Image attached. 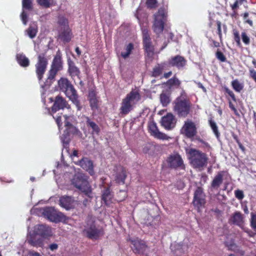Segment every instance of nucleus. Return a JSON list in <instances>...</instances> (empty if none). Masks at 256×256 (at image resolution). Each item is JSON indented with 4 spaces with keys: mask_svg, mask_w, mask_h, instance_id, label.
I'll use <instances>...</instances> for the list:
<instances>
[{
    "mask_svg": "<svg viewBox=\"0 0 256 256\" xmlns=\"http://www.w3.org/2000/svg\"><path fill=\"white\" fill-rule=\"evenodd\" d=\"M79 164L84 170L92 176L94 172V164L92 160L87 158H84L79 161Z\"/></svg>",
    "mask_w": 256,
    "mask_h": 256,
    "instance_id": "nucleus-24",
    "label": "nucleus"
},
{
    "mask_svg": "<svg viewBox=\"0 0 256 256\" xmlns=\"http://www.w3.org/2000/svg\"><path fill=\"white\" fill-rule=\"evenodd\" d=\"M48 50H44L38 54V61L35 64L36 73L39 81L42 80L46 71L48 56H47Z\"/></svg>",
    "mask_w": 256,
    "mask_h": 256,
    "instance_id": "nucleus-6",
    "label": "nucleus"
},
{
    "mask_svg": "<svg viewBox=\"0 0 256 256\" xmlns=\"http://www.w3.org/2000/svg\"><path fill=\"white\" fill-rule=\"evenodd\" d=\"M50 68L59 72L62 69V54L58 50L52 60Z\"/></svg>",
    "mask_w": 256,
    "mask_h": 256,
    "instance_id": "nucleus-21",
    "label": "nucleus"
},
{
    "mask_svg": "<svg viewBox=\"0 0 256 256\" xmlns=\"http://www.w3.org/2000/svg\"><path fill=\"white\" fill-rule=\"evenodd\" d=\"M172 250L173 254L175 256H181L184 254V250L182 248V244H176L172 246Z\"/></svg>",
    "mask_w": 256,
    "mask_h": 256,
    "instance_id": "nucleus-35",
    "label": "nucleus"
},
{
    "mask_svg": "<svg viewBox=\"0 0 256 256\" xmlns=\"http://www.w3.org/2000/svg\"><path fill=\"white\" fill-rule=\"evenodd\" d=\"M129 241L132 244L131 248L135 254L148 256V246L144 240L136 238H130Z\"/></svg>",
    "mask_w": 256,
    "mask_h": 256,
    "instance_id": "nucleus-8",
    "label": "nucleus"
},
{
    "mask_svg": "<svg viewBox=\"0 0 256 256\" xmlns=\"http://www.w3.org/2000/svg\"><path fill=\"white\" fill-rule=\"evenodd\" d=\"M234 195L236 198L238 200H242L244 197V192L240 190H236L234 191Z\"/></svg>",
    "mask_w": 256,
    "mask_h": 256,
    "instance_id": "nucleus-56",
    "label": "nucleus"
},
{
    "mask_svg": "<svg viewBox=\"0 0 256 256\" xmlns=\"http://www.w3.org/2000/svg\"><path fill=\"white\" fill-rule=\"evenodd\" d=\"M28 242L32 246L36 248L42 247L43 246V241L40 238L36 239L34 237H31L30 239L28 240Z\"/></svg>",
    "mask_w": 256,
    "mask_h": 256,
    "instance_id": "nucleus-38",
    "label": "nucleus"
},
{
    "mask_svg": "<svg viewBox=\"0 0 256 256\" xmlns=\"http://www.w3.org/2000/svg\"><path fill=\"white\" fill-rule=\"evenodd\" d=\"M181 131L186 138H194L197 134V128L194 122L189 120L184 122Z\"/></svg>",
    "mask_w": 256,
    "mask_h": 256,
    "instance_id": "nucleus-10",
    "label": "nucleus"
},
{
    "mask_svg": "<svg viewBox=\"0 0 256 256\" xmlns=\"http://www.w3.org/2000/svg\"><path fill=\"white\" fill-rule=\"evenodd\" d=\"M126 176L127 174L126 168L123 166H121L120 168V171L116 174L115 180L118 184H124Z\"/></svg>",
    "mask_w": 256,
    "mask_h": 256,
    "instance_id": "nucleus-29",
    "label": "nucleus"
},
{
    "mask_svg": "<svg viewBox=\"0 0 256 256\" xmlns=\"http://www.w3.org/2000/svg\"><path fill=\"white\" fill-rule=\"evenodd\" d=\"M142 38L150 37V36L149 34V31H148V28H142Z\"/></svg>",
    "mask_w": 256,
    "mask_h": 256,
    "instance_id": "nucleus-61",
    "label": "nucleus"
},
{
    "mask_svg": "<svg viewBox=\"0 0 256 256\" xmlns=\"http://www.w3.org/2000/svg\"><path fill=\"white\" fill-rule=\"evenodd\" d=\"M88 100L90 102V106L92 110L96 111L98 110L99 108L98 100L96 96V94L94 90H91L88 94Z\"/></svg>",
    "mask_w": 256,
    "mask_h": 256,
    "instance_id": "nucleus-25",
    "label": "nucleus"
},
{
    "mask_svg": "<svg viewBox=\"0 0 256 256\" xmlns=\"http://www.w3.org/2000/svg\"><path fill=\"white\" fill-rule=\"evenodd\" d=\"M244 0H236L233 4H230L232 10L235 12L238 8L239 5L242 4Z\"/></svg>",
    "mask_w": 256,
    "mask_h": 256,
    "instance_id": "nucleus-53",
    "label": "nucleus"
},
{
    "mask_svg": "<svg viewBox=\"0 0 256 256\" xmlns=\"http://www.w3.org/2000/svg\"><path fill=\"white\" fill-rule=\"evenodd\" d=\"M172 71H169L167 72H164L163 74V75H162L160 76V78H168L172 75Z\"/></svg>",
    "mask_w": 256,
    "mask_h": 256,
    "instance_id": "nucleus-63",
    "label": "nucleus"
},
{
    "mask_svg": "<svg viewBox=\"0 0 256 256\" xmlns=\"http://www.w3.org/2000/svg\"><path fill=\"white\" fill-rule=\"evenodd\" d=\"M102 200L106 206H110L112 203L113 194L110 190V186H104L102 192Z\"/></svg>",
    "mask_w": 256,
    "mask_h": 256,
    "instance_id": "nucleus-22",
    "label": "nucleus"
},
{
    "mask_svg": "<svg viewBox=\"0 0 256 256\" xmlns=\"http://www.w3.org/2000/svg\"><path fill=\"white\" fill-rule=\"evenodd\" d=\"M160 100L164 106H166L170 102V96L166 93H162L160 95Z\"/></svg>",
    "mask_w": 256,
    "mask_h": 256,
    "instance_id": "nucleus-41",
    "label": "nucleus"
},
{
    "mask_svg": "<svg viewBox=\"0 0 256 256\" xmlns=\"http://www.w3.org/2000/svg\"><path fill=\"white\" fill-rule=\"evenodd\" d=\"M168 10L164 7L160 8L154 14L152 29L157 34L162 32L167 21Z\"/></svg>",
    "mask_w": 256,
    "mask_h": 256,
    "instance_id": "nucleus-5",
    "label": "nucleus"
},
{
    "mask_svg": "<svg viewBox=\"0 0 256 256\" xmlns=\"http://www.w3.org/2000/svg\"><path fill=\"white\" fill-rule=\"evenodd\" d=\"M176 120L172 113H168L162 118V126L166 130H171L176 126Z\"/></svg>",
    "mask_w": 256,
    "mask_h": 256,
    "instance_id": "nucleus-16",
    "label": "nucleus"
},
{
    "mask_svg": "<svg viewBox=\"0 0 256 256\" xmlns=\"http://www.w3.org/2000/svg\"><path fill=\"white\" fill-rule=\"evenodd\" d=\"M169 68L168 62H162L157 63L152 68L151 76L154 78L161 76L165 70Z\"/></svg>",
    "mask_w": 256,
    "mask_h": 256,
    "instance_id": "nucleus-17",
    "label": "nucleus"
},
{
    "mask_svg": "<svg viewBox=\"0 0 256 256\" xmlns=\"http://www.w3.org/2000/svg\"><path fill=\"white\" fill-rule=\"evenodd\" d=\"M192 108V104L184 92H182L174 102V111L179 118L187 117L191 112Z\"/></svg>",
    "mask_w": 256,
    "mask_h": 256,
    "instance_id": "nucleus-1",
    "label": "nucleus"
},
{
    "mask_svg": "<svg viewBox=\"0 0 256 256\" xmlns=\"http://www.w3.org/2000/svg\"><path fill=\"white\" fill-rule=\"evenodd\" d=\"M70 105L64 98L60 95L56 96L54 104L52 106V112L56 113L60 110H64L65 108H69Z\"/></svg>",
    "mask_w": 256,
    "mask_h": 256,
    "instance_id": "nucleus-14",
    "label": "nucleus"
},
{
    "mask_svg": "<svg viewBox=\"0 0 256 256\" xmlns=\"http://www.w3.org/2000/svg\"><path fill=\"white\" fill-rule=\"evenodd\" d=\"M74 200L72 197L69 196H64L60 198V205L66 209L69 210L73 208Z\"/></svg>",
    "mask_w": 256,
    "mask_h": 256,
    "instance_id": "nucleus-27",
    "label": "nucleus"
},
{
    "mask_svg": "<svg viewBox=\"0 0 256 256\" xmlns=\"http://www.w3.org/2000/svg\"><path fill=\"white\" fill-rule=\"evenodd\" d=\"M68 72L72 79L75 77L80 78V70L72 60L68 61Z\"/></svg>",
    "mask_w": 256,
    "mask_h": 256,
    "instance_id": "nucleus-28",
    "label": "nucleus"
},
{
    "mask_svg": "<svg viewBox=\"0 0 256 256\" xmlns=\"http://www.w3.org/2000/svg\"><path fill=\"white\" fill-rule=\"evenodd\" d=\"M52 116L53 118L55 120V121L58 127V128L60 129V127L62 126L61 116H54V115H52Z\"/></svg>",
    "mask_w": 256,
    "mask_h": 256,
    "instance_id": "nucleus-60",
    "label": "nucleus"
},
{
    "mask_svg": "<svg viewBox=\"0 0 256 256\" xmlns=\"http://www.w3.org/2000/svg\"><path fill=\"white\" fill-rule=\"evenodd\" d=\"M84 232L86 234V236L91 240H98L104 234L102 228H98L94 224L90 225L84 230Z\"/></svg>",
    "mask_w": 256,
    "mask_h": 256,
    "instance_id": "nucleus-13",
    "label": "nucleus"
},
{
    "mask_svg": "<svg viewBox=\"0 0 256 256\" xmlns=\"http://www.w3.org/2000/svg\"><path fill=\"white\" fill-rule=\"evenodd\" d=\"M58 23L62 27L69 26L68 20L64 16H61L58 18Z\"/></svg>",
    "mask_w": 256,
    "mask_h": 256,
    "instance_id": "nucleus-51",
    "label": "nucleus"
},
{
    "mask_svg": "<svg viewBox=\"0 0 256 256\" xmlns=\"http://www.w3.org/2000/svg\"><path fill=\"white\" fill-rule=\"evenodd\" d=\"M226 172L225 171L222 170L220 171L217 173L210 183V187L212 188L218 190L223 182V177L224 174Z\"/></svg>",
    "mask_w": 256,
    "mask_h": 256,
    "instance_id": "nucleus-23",
    "label": "nucleus"
},
{
    "mask_svg": "<svg viewBox=\"0 0 256 256\" xmlns=\"http://www.w3.org/2000/svg\"><path fill=\"white\" fill-rule=\"evenodd\" d=\"M181 84V82L176 76L168 79L165 83L164 84L169 88L172 87H176L178 88Z\"/></svg>",
    "mask_w": 256,
    "mask_h": 256,
    "instance_id": "nucleus-34",
    "label": "nucleus"
},
{
    "mask_svg": "<svg viewBox=\"0 0 256 256\" xmlns=\"http://www.w3.org/2000/svg\"><path fill=\"white\" fill-rule=\"evenodd\" d=\"M158 2L156 0H146V6L149 9H154L157 7Z\"/></svg>",
    "mask_w": 256,
    "mask_h": 256,
    "instance_id": "nucleus-50",
    "label": "nucleus"
},
{
    "mask_svg": "<svg viewBox=\"0 0 256 256\" xmlns=\"http://www.w3.org/2000/svg\"><path fill=\"white\" fill-rule=\"evenodd\" d=\"M244 216L241 212L236 211L234 212L228 220V223L242 228L244 224Z\"/></svg>",
    "mask_w": 256,
    "mask_h": 256,
    "instance_id": "nucleus-19",
    "label": "nucleus"
},
{
    "mask_svg": "<svg viewBox=\"0 0 256 256\" xmlns=\"http://www.w3.org/2000/svg\"><path fill=\"white\" fill-rule=\"evenodd\" d=\"M74 131L68 130H64V133L60 137L62 142L63 144L64 147L65 148H68L69 144L70 141V134Z\"/></svg>",
    "mask_w": 256,
    "mask_h": 256,
    "instance_id": "nucleus-31",
    "label": "nucleus"
},
{
    "mask_svg": "<svg viewBox=\"0 0 256 256\" xmlns=\"http://www.w3.org/2000/svg\"><path fill=\"white\" fill-rule=\"evenodd\" d=\"M64 126L66 127L65 130H70L74 131L75 130V127L68 120L69 116H64Z\"/></svg>",
    "mask_w": 256,
    "mask_h": 256,
    "instance_id": "nucleus-45",
    "label": "nucleus"
},
{
    "mask_svg": "<svg viewBox=\"0 0 256 256\" xmlns=\"http://www.w3.org/2000/svg\"><path fill=\"white\" fill-rule=\"evenodd\" d=\"M42 214L50 221L58 223L66 222L68 218L62 212L57 210L53 207H46L43 210Z\"/></svg>",
    "mask_w": 256,
    "mask_h": 256,
    "instance_id": "nucleus-7",
    "label": "nucleus"
},
{
    "mask_svg": "<svg viewBox=\"0 0 256 256\" xmlns=\"http://www.w3.org/2000/svg\"><path fill=\"white\" fill-rule=\"evenodd\" d=\"M138 91L132 90L122 99L120 108V115L122 117L128 114L134 109V105L140 100Z\"/></svg>",
    "mask_w": 256,
    "mask_h": 256,
    "instance_id": "nucleus-2",
    "label": "nucleus"
},
{
    "mask_svg": "<svg viewBox=\"0 0 256 256\" xmlns=\"http://www.w3.org/2000/svg\"><path fill=\"white\" fill-rule=\"evenodd\" d=\"M49 248L51 250H54L58 248V245L56 244H52L50 245Z\"/></svg>",
    "mask_w": 256,
    "mask_h": 256,
    "instance_id": "nucleus-64",
    "label": "nucleus"
},
{
    "mask_svg": "<svg viewBox=\"0 0 256 256\" xmlns=\"http://www.w3.org/2000/svg\"><path fill=\"white\" fill-rule=\"evenodd\" d=\"M35 230L36 234L42 237L48 236L52 235L51 228L46 225H37Z\"/></svg>",
    "mask_w": 256,
    "mask_h": 256,
    "instance_id": "nucleus-26",
    "label": "nucleus"
},
{
    "mask_svg": "<svg viewBox=\"0 0 256 256\" xmlns=\"http://www.w3.org/2000/svg\"><path fill=\"white\" fill-rule=\"evenodd\" d=\"M144 48L152 44L150 37L142 38Z\"/></svg>",
    "mask_w": 256,
    "mask_h": 256,
    "instance_id": "nucleus-59",
    "label": "nucleus"
},
{
    "mask_svg": "<svg viewBox=\"0 0 256 256\" xmlns=\"http://www.w3.org/2000/svg\"><path fill=\"white\" fill-rule=\"evenodd\" d=\"M224 92L228 94V96L231 98L232 100L236 102V98L235 94L232 91L230 90L228 88L226 87L224 88Z\"/></svg>",
    "mask_w": 256,
    "mask_h": 256,
    "instance_id": "nucleus-57",
    "label": "nucleus"
},
{
    "mask_svg": "<svg viewBox=\"0 0 256 256\" xmlns=\"http://www.w3.org/2000/svg\"><path fill=\"white\" fill-rule=\"evenodd\" d=\"M58 72V71L52 68H50L48 72L47 78L44 82V84L46 86H50L54 82Z\"/></svg>",
    "mask_w": 256,
    "mask_h": 256,
    "instance_id": "nucleus-33",
    "label": "nucleus"
},
{
    "mask_svg": "<svg viewBox=\"0 0 256 256\" xmlns=\"http://www.w3.org/2000/svg\"><path fill=\"white\" fill-rule=\"evenodd\" d=\"M208 122L212 130V132L214 133L215 136L217 138H219L220 136V134L218 131V128L216 123L212 120H209Z\"/></svg>",
    "mask_w": 256,
    "mask_h": 256,
    "instance_id": "nucleus-42",
    "label": "nucleus"
},
{
    "mask_svg": "<svg viewBox=\"0 0 256 256\" xmlns=\"http://www.w3.org/2000/svg\"><path fill=\"white\" fill-rule=\"evenodd\" d=\"M206 197L203 188L200 186H198L194 191L192 203L198 212H200L201 209L205 206Z\"/></svg>",
    "mask_w": 256,
    "mask_h": 256,
    "instance_id": "nucleus-9",
    "label": "nucleus"
},
{
    "mask_svg": "<svg viewBox=\"0 0 256 256\" xmlns=\"http://www.w3.org/2000/svg\"><path fill=\"white\" fill-rule=\"evenodd\" d=\"M233 89L236 92H240L244 88V85L238 79L233 80L231 82Z\"/></svg>",
    "mask_w": 256,
    "mask_h": 256,
    "instance_id": "nucleus-39",
    "label": "nucleus"
},
{
    "mask_svg": "<svg viewBox=\"0 0 256 256\" xmlns=\"http://www.w3.org/2000/svg\"><path fill=\"white\" fill-rule=\"evenodd\" d=\"M216 57L221 62H225L226 60V56L219 49H218L216 52Z\"/></svg>",
    "mask_w": 256,
    "mask_h": 256,
    "instance_id": "nucleus-47",
    "label": "nucleus"
},
{
    "mask_svg": "<svg viewBox=\"0 0 256 256\" xmlns=\"http://www.w3.org/2000/svg\"><path fill=\"white\" fill-rule=\"evenodd\" d=\"M241 36L243 42L246 45H249L250 44V38L246 34V33L244 32H242L241 34Z\"/></svg>",
    "mask_w": 256,
    "mask_h": 256,
    "instance_id": "nucleus-54",
    "label": "nucleus"
},
{
    "mask_svg": "<svg viewBox=\"0 0 256 256\" xmlns=\"http://www.w3.org/2000/svg\"><path fill=\"white\" fill-rule=\"evenodd\" d=\"M16 60L18 63L22 67H28L30 65L29 59L23 54H18Z\"/></svg>",
    "mask_w": 256,
    "mask_h": 256,
    "instance_id": "nucleus-32",
    "label": "nucleus"
},
{
    "mask_svg": "<svg viewBox=\"0 0 256 256\" xmlns=\"http://www.w3.org/2000/svg\"><path fill=\"white\" fill-rule=\"evenodd\" d=\"M188 160L194 168L202 169L208 164L207 154L199 150L190 148L188 152Z\"/></svg>",
    "mask_w": 256,
    "mask_h": 256,
    "instance_id": "nucleus-4",
    "label": "nucleus"
},
{
    "mask_svg": "<svg viewBox=\"0 0 256 256\" xmlns=\"http://www.w3.org/2000/svg\"><path fill=\"white\" fill-rule=\"evenodd\" d=\"M22 4L24 8L28 10L32 9V0H22Z\"/></svg>",
    "mask_w": 256,
    "mask_h": 256,
    "instance_id": "nucleus-52",
    "label": "nucleus"
},
{
    "mask_svg": "<svg viewBox=\"0 0 256 256\" xmlns=\"http://www.w3.org/2000/svg\"><path fill=\"white\" fill-rule=\"evenodd\" d=\"M71 84V82L66 78H62L58 81L60 89L63 92H64Z\"/></svg>",
    "mask_w": 256,
    "mask_h": 256,
    "instance_id": "nucleus-36",
    "label": "nucleus"
},
{
    "mask_svg": "<svg viewBox=\"0 0 256 256\" xmlns=\"http://www.w3.org/2000/svg\"><path fill=\"white\" fill-rule=\"evenodd\" d=\"M38 4L44 8H48L54 4V0H36Z\"/></svg>",
    "mask_w": 256,
    "mask_h": 256,
    "instance_id": "nucleus-43",
    "label": "nucleus"
},
{
    "mask_svg": "<svg viewBox=\"0 0 256 256\" xmlns=\"http://www.w3.org/2000/svg\"><path fill=\"white\" fill-rule=\"evenodd\" d=\"M22 20L24 24H26L27 22V14L23 12L21 14Z\"/></svg>",
    "mask_w": 256,
    "mask_h": 256,
    "instance_id": "nucleus-62",
    "label": "nucleus"
},
{
    "mask_svg": "<svg viewBox=\"0 0 256 256\" xmlns=\"http://www.w3.org/2000/svg\"><path fill=\"white\" fill-rule=\"evenodd\" d=\"M85 118L87 127L90 128L92 130V132L98 134L100 132V128L92 120L90 117L86 116Z\"/></svg>",
    "mask_w": 256,
    "mask_h": 256,
    "instance_id": "nucleus-30",
    "label": "nucleus"
},
{
    "mask_svg": "<svg viewBox=\"0 0 256 256\" xmlns=\"http://www.w3.org/2000/svg\"><path fill=\"white\" fill-rule=\"evenodd\" d=\"M134 48V46L132 43H129L128 45L126 46L124 48V50L126 52H121V56L124 59H126L129 57L130 55L131 54L132 50Z\"/></svg>",
    "mask_w": 256,
    "mask_h": 256,
    "instance_id": "nucleus-37",
    "label": "nucleus"
},
{
    "mask_svg": "<svg viewBox=\"0 0 256 256\" xmlns=\"http://www.w3.org/2000/svg\"><path fill=\"white\" fill-rule=\"evenodd\" d=\"M26 32L30 38H33L36 36L38 30L33 26H30L27 29Z\"/></svg>",
    "mask_w": 256,
    "mask_h": 256,
    "instance_id": "nucleus-44",
    "label": "nucleus"
},
{
    "mask_svg": "<svg viewBox=\"0 0 256 256\" xmlns=\"http://www.w3.org/2000/svg\"><path fill=\"white\" fill-rule=\"evenodd\" d=\"M250 226L252 229L256 230V214H251Z\"/></svg>",
    "mask_w": 256,
    "mask_h": 256,
    "instance_id": "nucleus-58",
    "label": "nucleus"
},
{
    "mask_svg": "<svg viewBox=\"0 0 256 256\" xmlns=\"http://www.w3.org/2000/svg\"><path fill=\"white\" fill-rule=\"evenodd\" d=\"M66 96L75 104L78 110H80L82 106L80 104V100H78V96L77 92L72 84H70L67 89L64 92Z\"/></svg>",
    "mask_w": 256,
    "mask_h": 256,
    "instance_id": "nucleus-12",
    "label": "nucleus"
},
{
    "mask_svg": "<svg viewBox=\"0 0 256 256\" xmlns=\"http://www.w3.org/2000/svg\"><path fill=\"white\" fill-rule=\"evenodd\" d=\"M166 162L168 166L171 168H180L184 169V168L183 160L181 156L178 154L169 156L166 159Z\"/></svg>",
    "mask_w": 256,
    "mask_h": 256,
    "instance_id": "nucleus-11",
    "label": "nucleus"
},
{
    "mask_svg": "<svg viewBox=\"0 0 256 256\" xmlns=\"http://www.w3.org/2000/svg\"><path fill=\"white\" fill-rule=\"evenodd\" d=\"M248 12H245L242 14V16L243 17V20H244V23L248 24L250 26H253V22L252 20L248 18Z\"/></svg>",
    "mask_w": 256,
    "mask_h": 256,
    "instance_id": "nucleus-55",
    "label": "nucleus"
},
{
    "mask_svg": "<svg viewBox=\"0 0 256 256\" xmlns=\"http://www.w3.org/2000/svg\"><path fill=\"white\" fill-rule=\"evenodd\" d=\"M216 24V32L219 36L220 42H222V23L220 21L217 20Z\"/></svg>",
    "mask_w": 256,
    "mask_h": 256,
    "instance_id": "nucleus-48",
    "label": "nucleus"
},
{
    "mask_svg": "<svg viewBox=\"0 0 256 256\" xmlns=\"http://www.w3.org/2000/svg\"><path fill=\"white\" fill-rule=\"evenodd\" d=\"M148 130L150 134L154 138L160 140H167L168 136L158 130L155 122H152L148 125Z\"/></svg>",
    "mask_w": 256,
    "mask_h": 256,
    "instance_id": "nucleus-20",
    "label": "nucleus"
},
{
    "mask_svg": "<svg viewBox=\"0 0 256 256\" xmlns=\"http://www.w3.org/2000/svg\"><path fill=\"white\" fill-rule=\"evenodd\" d=\"M168 62V64L169 67L170 66H175L178 69H180L184 68L186 65V60L184 56L177 55L172 57L169 59Z\"/></svg>",
    "mask_w": 256,
    "mask_h": 256,
    "instance_id": "nucleus-18",
    "label": "nucleus"
},
{
    "mask_svg": "<svg viewBox=\"0 0 256 256\" xmlns=\"http://www.w3.org/2000/svg\"><path fill=\"white\" fill-rule=\"evenodd\" d=\"M72 36V31L69 26L61 27L58 30V38L64 43L70 42Z\"/></svg>",
    "mask_w": 256,
    "mask_h": 256,
    "instance_id": "nucleus-15",
    "label": "nucleus"
},
{
    "mask_svg": "<svg viewBox=\"0 0 256 256\" xmlns=\"http://www.w3.org/2000/svg\"><path fill=\"white\" fill-rule=\"evenodd\" d=\"M144 49L146 53V58H148L150 59V60H152L154 55V48L152 44L144 48Z\"/></svg>",
    "mask_w": 256,
    "mask_h": 256,
    "instance_id": "nucleus-40",
    "label": "nucleus"
},
{
    "mask_svg": "<svg viewBox=\"0 0 256 256\" xmlns=\"http://www.w3.org/2000/svg\"><path fill=\"white\" fill-rule=\"evenodd\" d=\"M72 184L89 198L93 197L92 188L88 182V176L82 173L74 175L72 180Z\"/></svg>",
    "mask_w": 256,
    "mask_h": 256,
    "instance_id": "nucleus-3",
    "label": "nucleus"
},
{
    "mask_svg": "<svg viewBox=\"0 0 256 256\" xmlns=\"http://www.w3.org/2000/svg\"><path fill=\"white\" fill-rule=\"evenodd\" d=\"M234 40L236 42L237 46L240 47L242 45L239 32L236 30H234L232 31Z\"/></svg>",
    "mask_w": 256,
    "mask_h": 256,
    "instance_id": "nucleus-46",
    "label": "nucleus"
},
{
    "mask_svg": "<svg viewBox=\"0 0 256 256\" xmlns=\"http://www.w3.org/2000/svg\"><path fill=\"white\" fill-rule=\"evenodd\" d=\"M152 218V220L151 222H146V224L148 226H155L158 224L160 221V218L158 216H156L154 218H152V216L148 217V219L150 220Z\"/></svg>",
    "mask_w": 256,
    "mask_h": 256,
    "instance_id": "nucleus-49",
    "label": "nucleus"
}]
</instances>
